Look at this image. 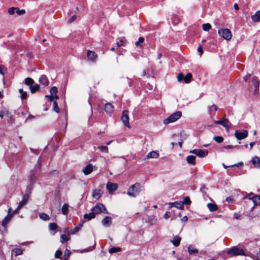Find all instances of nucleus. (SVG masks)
<instances>
[{
  "label": "nucleus",
  "instance_id": "1",
  "mask_svg": "<svg viewBox=\"0 0 260 260\" xmlns=\"http://www.w3.org/2000/svg\"><path fill=\"white\" fill-rule=\"evenodd\" d=\"M91 211V212L89 214H85L84 215V218L85 219L90 220L94 218L96 214H98L101 213L108 214V212L105 206L100 203L96 204V205L92 208Z\"/></svg>",
  "mask_w": 260,
  "mask_h": 260
},
{
  "label": "nucleus",
  "instance_id": "2",
  "mask_svg": "<svg viewBox=\"0 0 260 260\" xmlns=\"http://www.w3.org/2000/svg\"><path fill=\"white\" fill-rule=\"evenodd\" d=\"M41 156H40L37 161V164L36 165L35 167V170H32L30 172L29 176V181L31 183H34L36 182L37 177L40 175L41 172Z\"/></svg>",
  "mask_w": 260,
  "mask_h": 260
},
{
  "label": "nucleus",
  "instance_id": "3",
  "mask_svg": "<svg viewBox=\"0 0 260 260\" xmlns=\"http://www.w3.org/2000/svg\"><path fill=\"white\" fill-rule=\"evenodd\" d=\"M141 191V185L139 183H136L131 185L127 190V194L132 197H136Z\"/></svg>",
  "mask_w": 260,
  "mask_h": 260
},
{
  "label": "nucleus",
  "instance_id": "4",
  "mask_svg": "<svg viewBox=\"0 0 260 260\" xmlns=\"http://www.w3.org/2000/svg\"><path fill=\"white\" fill-rule=\"evenodd\" d=\"M181 116L182 113L180 111H176L170 115L167 118L165 119L163 123L165 125H168L170 123L174 122L179 119Z\"/></svg>",
  "mask_w": 260,
  "mask_h": 260
},
{
  "label": "nucleus",
  "instance_id": "5",
  "mask_svg": "<svg viewBox=\"0 0 260 260\" xmlns=\"http://www.w3.org/2000/svg\"><path fill=\"white\" fill-rule=\"evenodd\" d=\"M227 254L231 256H236L238 255H246L244 251L238 246H234L227 251Z\"/></svg>",
  "mask_w": 260,
  "mask_h": 260
},
{
  "label": "nucleus",
  "instance_id": "6",
  "mask_svg": "<svg viewBox=\"0 0 260 260\" xmlns=\"http://www.w3.org/2000/svg\"><path fill=\"white\" fill-rule=\"evenodd\" d=\"M218 35L227 41L231 39L232 35L230 29L228 28H220L218 30Z\"/></svg>",
  "mask_w": 260,
  "mask_h": 260
},
{
  "label": "nucleus",
  "instance_id": "7",
  "mask_svg": "<svg viewBox=\"0 0 260 260\" xmlns=\"http://www.w3.org/2000/svg\"><path fill=\"white\" fill-rule=\"evenodd\" d=\"M21 208H19V206L14 211L13 213H11V208H10L8 210V215L4 218V219L2 221V225L4 226H5L6 224L9 222V221L11 219L14 214H16L18 213L19 211L21 209Z\"/></svg>",
  "mask_w": 260,
  "mask_h": 260
},
{
  "label": "nucleus",
  "instance_id": "8",
  "mask_svg": "<svg viewBox=\"0 0 260 260\" xmlns=\"http://www.w3.org/2000/svg\"><path fill=\"white\" fill-rule=\"evenodd\" d=\"M122 123L125 126L128 128H130L131 126L129 123V117H128V111L127 110H124L122 112V116L121 118Z\"/></svg>",
  "mask_w": 260,
  "mask_h": 260
},
{
  "label": "nucleus",
  "instance_id": "9",
  "mask_svg": "<svg viewBox=\"0 0 260 260\" xmlns=\"http://www.w3.org/2000/svg\"><path fill=\"white\" fill-rule=\"evenodd\" d=\"M190 153H193L200 157H204L208 155V152L206 150L193 149L190 150Z\"/></svg>",
  "mask_w": 260,
  "mask_h": 260
},
{
  "label": "nucleus",
  "instance_id": "10",
  "mask_svg": "<svg viewBox=\"0 0 260 260\" xmlns=\"http://www.w3.org/2000/svg\"><path fill=\"white\" fill-rule=\"evenodd\" d=\"M235 136L238 140H242L247 137L248 132L246 130H244L243 132L236 131L235 132Z\"/></svg>",
  "mask_w": 260,
  "mask_h": 260
},
{
  "label": "nucleus",
  "instance_id": "11",
  "mask_svg": "<svg viewBox=\"0 0 260 260\" xmlns=\"http://www.w3.org/2000/svg\"><path fill=\"white\" fill-rule=\"evenodd\" d=\"M252 195H253V193H250L247 197H245L244 198H248L249 200H252L254 205L260 203V196H251Z\"/></svg>",
  "mask_w": 260,
  "mask_h": 260
},
{
  "label": "nucleus",
  "instance_id": "12",
  "mask_svg": "<svg viewBox=\"0 0 260 260\" xmlns=\"http://www.w3.org/2000/svg\"><path fill=\"white\" fill-rule=\"evenodd\" d=\"M107 189L108 190L110 194L115 191L117 188V185L116 183H113L111 182H108L106 186Z\"/></svg>",
  "mask_w": 260,
  "mask_h": 260
},
{
  "label": "nucleus",
  "instance_id": "13",
  "mask_svg": "<svg viewBox=\"0 0 260 260\" xmlns=\"http://www.w3.org/2000/svg\"><path fill=\"white\" fill-rule=\"evenodd\" d=\"M252 84L254 87V93L255 95H257L259 90V82L255 77L252 78Z\"/></svg>",
  "mask_w": 260,
  "mask_h": 260
},
{
  "label": "nucleus",
  "instance_id": "14",
  "mask_svg": "<svg viewBox=\"0 0 260 260\" xmlns=\"http://www.w3.org/2000/svg\"><path fill=\"white\" fill-rule=\"evenodd\" d=\"M114 107L110 103H107L105 105V111L110 116L113 111Z\"/></svg>",
  "mask_w": 260,
  "mask_h": 260
},
{
  "label": "nucleus",
  "instance_id": "15",
  "mask_svg": "<svg viewBox=\"0 0 260 260\" xmlns=\"http://www.w3.org/2000/svg\"><path fill=\"white\" fill-rule=\"evenodd\" d=\"M229 122V120L225 118H223L222 119H221L219 120L215 121V122H214V123L215 124H221L223 127H226L227 128H229V126L228 125Z\"/></svg>",
  "mask_w": 260,
  "mask_h": 260
},
{
  "label": "nucleus",
  "instance_id": "16",
  "mask_svg": "<svg viewBox=\"0 0 260 260\" xmlns=\"http://www.w3.org/2000/svg\"><path fill=\"white\" fill-rule=\"evenodd\" d=\"M102 224L106 227H109L112 224V218L109 216H105L102 220Z\"/></svg>",
  "mask_w": 260,
  "mask_h": 260
},
{
  "label": "nucleus",
  "instance_id": "17",
  "mask_svg": "<svg viewBox=\"0 0 260 260\" xmlns=\"http://www.w3.org/2000/svg\"><path fill=\"white\" fill-rule=\"evenodd\" d=\"M93 171V166L91 164H88L83 169V172L85 175L90 174Z\"/></svg>",
  "mask_w": 260,
  "mask_h": 260
},
{
  "label": "nucleus",
  "instance_id": "18",
  "mask_svg": "<svg viewBox=\"0 0 260 260\" xmlns=\"http://www.w3.org/2000/svg\"><path fill=\"white\" fill-rule=\"evenodd\" d=\"M187 249L188 252L190 255H197L198 254V250L192 245H189Z\"/></svg>",
  "mask_w": 260,
  "mask_h": 260
},
{
  "label": "nucleus",
  "instance_id": "19",
  "mask_svg": "<svg viewBox=\"0 0 260 260\" xmlns=\"http://www.w3.org/2000/svg\"><path fill=\"white\" fill-rule=\"evenodd\" d=\"M87 56L89 59L93 61L96 58L97 55L94 52L88 50L87 52Z\"/></svg>",
  "mask_w": 260,
  "mask_h": 260
},
{
  "label": "nucleus",
  "instance_id": "20",
  "mask_svg": "<svg viewBox=\"0 0 260 260\" xmlns=\"http://www.w3.org/2000/svg\"><path fill=\"white\" fill-rule=\"evenodd\" d=\"M159 154L157 151H152L147 154L146 155V159L149 158H156L158 157Z\"/></svg>",
  "mask_w": 260,
  "mask_h": 260
},
{
  "label": "nucleus",
  "instance_id": "21",
  "mask_svg": "<svg viewBox=\"0 0 260 260\" xmlns=\"http://www.w3.org/2000/svg\"><path fill=\"white\" fill-rule=\"evenodd\" d=\"M39 82L40 83L45 86L48 85L49 83V81L48 80L47 78L46 77V75H44L41 76V77L39 78Z\"/></svg>",
  "mask_w": 260,
  "mask_h": 260
},
{
  "label": "nucleus",
  "instance_id": "22",
  "mask_svg": "<svg viewBox=\"0 0 260 260\" xmlns=\"http://www.w3.org/2000/svg\"><path fill=\"white\" fill-rule=\"evenodd\" d=\"M181 238L179 236H175L173 238L172 240H171V242L172 243V244L175 246H178L180 244V241H181Z\"/></svg>",
  "mask_w": 260,
  "mask_h": 260
},
{
  "label": "nucleus",
  "instance_id": "23",
  "mask_svg": "<svg viewBox=\"0 0 260 260\" xmlns=\"http://www.w3.org/2000/svg\"><path fill=\"white\" fill-rule=\"evenodd\" d=\"M187 162L191 165H196V156L194 155H189L186 157Z\"/></svg>",
  "mask_w": 260,
  "mask_h": 260
},
{
  "label": "nucleus",
  "instance_id": "24",
  "mask_svg": "<svg viewBox=\"0 0 260 260\" xmlns=\"http://www.w3.org/2000/svg\"><path fill=\"white\" fill-rule=\"evenodd\" d=\"M22 252L23 251L21 249L18 248H15L12 250V255H14L15 256H17L19 255H21L22 254Z\"/></svg>",
  "mask_w": 260,
  "mask_h": 260
},
{
  "label": "nucleus",
  "instance_id": "25",
  "mask_svg": "<svg viewBox=\"0 0 260 260\" xmlns=\"http://www.w3.org/2000/svg\"><path fill=\"white\" fill-rule=\"evenodd\" d=\"M253 21L257 22L260 21V11L256 12L255 14L251 17Z\"/></svg>",
  "mask_w": 260,
  "mask_h": 260
},
{
  "label": "nucleus",
  "instance_id": "26",
  "mask_svg": "<svg viewBox=\"0 0 260 260\" xmlns=\"http://www.w3.org/2000/svg\"><path fill=\"white\" fill-rule=\"evenodd\" d=\"M40 85L38 84H35V85L32 84L31 86L29 87V88L30 90L31 93H34L37 91L39 90L40 89Z\"/></svg>",
  "mask_w": 260,
  "mask_h": 260
},
{
  "label": "nucleus",
  "instance_id": "27",
  "mask_svg": "<svg viewBox=\"0 0 260 260\" xmlns=\"http://www.w3.org/2000/svg\"><path fill=\"white\" fill-rule=\"evenodd\" d=\"M252 162L256 167L260 168V158L258 157H254L252 159Z\"/></svg>",
  "mask_w": 260,
  "mask_h": 260
},
{
  "label": "nucleus",
  "instance_id": "28",
  "mask_svg": "<svg viewBox=\"0 0 260 260\" xmlns=\"http://www.w3.org/2000/svg\"><path fill=\"white\" fill-rule=\"evenodd\" d=\"M207 207L211 212L215 211L218 209L217 206L214 203H208L207 204Z\"/></svg>",
  "mask_w": 260,
  "mask_h": 260
},
{
  "label": "nucleus",
  "instance_id": "29",
  "mask_svg": "<svg viewBox=\"0 0 260 260\" xmlns=\"http://www.w3.org/2000/svg\"><path fill=\"white\" fill-rule=\"evenodd\" d=\"M69 207V205L68 204H64L63 205L62 208H61V212L63 215H67L68 214Z\"/></svg>",
  "mask_w": 260,
  "mask_h": 260
},
{
  "label": "nucleus",
  "instance_id": "30",
  "mask_svg": "<svg viewBox=\"0 0 260 260\" xmlns=\"http://www.w3.org/2000/svg\"><path fill=\"white\" fill-rule=\"evenodd\" d=\"M28 196L25 195L23 197L22 200L19 203L18 206L19 208H22L25 204H26L28 200Z\"/></svg>",
  "mask_w": 260,
  "mask_h": 260
},
{
  "label": "nucleus",
  "instance_id": "31",
  "mask_svg": "<svg viewBox=\"0 0 260 260\" xmlns=\"http://www.w3.org/2000/svg\"><path fill=\"white\" fill-rule=\"evenodd\" d=\"M169 204L171 207L174 206L179 209H183L184 208L183 204L179 203L178 202L170 203Z\"/></svg>",
  "mask_w": 260,
  "mask_h": 260
},
{
  "label": "nucleus",
  "instance_id": "32",
  "mask_svg": "<svg viewBox=\"0 0 260 260\" xmlns=\"http://www.w3.org/2000/svg\"><path fill=\"white\" fill-rule=\"evenodd\" d=\"M84 223V221L83 220H82L79 223V224L76 226L73 230V232H72V234H76L77 232H78L80 230V229L81 228V227L83 226V224Z\"/></svg>",
  "mask_w": 260,
  "mask_h": 260
},
{
  "label": "nucleus",
  "instance_id": "33",
  "mask_svg": "<svg viewBox=\"0 0 260 260\" xmlns=\"http://www.w3.org/2000/svg\"><path fill=\"white\" fill-rule=\"evenodd\" d=\"M101 195V190L100 189H95L92 193V197L95 199H99Z\"/></svg>",
  "mask_w": 260,
  "mask_h": 260
},
{
  "label": "nucleus",
  "instance_id": "34",
  "mask_svg": "<svg viewBox=\"0 0 260 260\" xmlns=\"http://www.w3.org/2000/svg\"><path fill=\"white\" fill-rule=\"evenodd\" d=\"M34 83V80L29 77H27L25 79V84L29 87Z\"/></svg>",
  "mask_w": 260,
  "mask_h": 260
},
{
  "label": "nucleus",
  "instance_id": "35",
  "mask_svg": "<svg viewBox=\"0 0 260 260\" xmlns=\"http://www.w3.org/2000/svg\"><path fill=\"white\" fill-rule=\"evenodd\" d=\"M144 41V38L143 37H139L138 40L135 42V44L136 46H140L141 47L142 46L141 44L143 43Z\"/></svg>",
  "mask_w": 260,
  "mask_h": 260
},
{
  "label": "nucleus",
  "instance_id": "36",
  "mask_svg": "<svg viewBox=\"0 0 260 260\" xmlns=\"http://www.w3.org/2000/svg\"><path fill=\"white\" fill-rule=\"evenodd\" d=\"M39 216H40V218H41L42 219H43L44 220H46V221L50 219L49 216L47 214L44 213H40Z\"/></svg>",
  "mask_w": 260,
  "mask_h": 260
},
{
  "label": "nucleus",
  "instance_id": "37",
  "mask_svg": "<svg viewBox=\"0 0 260 260\" xmlns=\"http://www.w3.org/2000/svg\"><path fill=\"white\" fill-rule=\"evenodd\" d=\"M19 92L21 94V98L22 100L25 99L27 98L26 92L23 91L22 89H19Z\"/></svg>",
  "mask_w": 260,
  "mask_h": 260
},
{
  "label": "nucleus",
  "instance_id": "38",
  "mask_svg": "<svg viewBox=\"0 0 260 260\" xmlns=\"http://www.w3.org/2000/svg\"><path fill=\"white\" fill-rule=\"evenodd\" d=\"M192 78V75L191 73H188L186 76L184 78V80L185 83H188L190 81V79Z\"/></svg>",
  "mask_w": 260,
  "mask_h": 260
},
{
  "label": "nucleus",
  "instance_id": "39",
  "mask_svg": "<svg viewBox=\"0 0 260 260\" xmlns=\"http://www.w3.org/2000/svg\"><path fill=\"white\" fill-rule=\"evenodd\" d=\"M202 28L204 31H208L211 28V25L209 23H205L203 24Z\"/></svg>",
  "mask_w": 260,
  "mask_h": 260
},
{
  "label": "nucleus",
  "instance_id": "40",
  "mask_svg": "<svg viewBox=\"0 0 260 260\" xmlns=\"http://www.w3.org/2000/svg\"><path fill=\"white\" fill-rule=\"evenodd\" d=\"M120 251L121 249L119 247H112L109 249V252L110 253H113Z\"/></svg>",
  "mask_w": 260,
  "mask_h": 260
},
{
  "label": "nucleus",
  "instance_id": "41",
  "mask_svg": "<svg viewBox=\"0 0 260 260\" xmlns=\"http://www.w3.org/2000/svg\"><path fill=\"white\" fill-rule=\"evenodd\" d=\"M213 140L217 143H220L223 141V138L221 136H215L213 138Z\"/></svg>",
  "mask_w": 260,
  "mask_h": 260
},
{
  "label": "nucleus",
  "instance_id": "42",
  "mask_svg": "<svg viewBox=\"0 0 260 260\" xmlns=\"http://www.w3.org/2000/svg\"><path fill=\"white\" fill-rule=\"evenodd\" d=\"M49 228L50 230L54 231L57 229V225L54 222L50 223L49 225Z\"/></svg>",
  "mask_w": 260,
  "mask_h": 260
},
{
  "label": "nucleus",
  "instance_id": "43",
  "mask_svg": "<svg viewBox=\"0 0 260 260\" xmlns=\"http://www.w3.org/2000/svg\"><path fill=\"white\" fill-rule=\"evenodd\" d=\"M60 242L63 243L69 240L70 238L66 236L65 234L62 235L60 237Z\"/></svg>",
  "mask_w": 260,
  "mask_h": 260
},
{
  "label": "nucleus",
  "instance_id": "44",
  "mask_svg": "<svg viewBox=\"0 0 260 260\" xmlns=\"http://www.w3.org/2000/svg\"><path fill=\"white\" fill-rule=\"evenodd\" d=\"M99 149L103 152L108 153V148L105 146H99Z\"/></svg>",
  "mask_w": 260,
  "mask_h": 260
},
{
  "label": "nucleus",
  "instance_id": "45",
  "mask_svg": "<svg viewBox=\"0 0 260 260\" xmlns=\"http://www.w3.org/2000/svg\"><path fill=\"white\" fill-rule=\"evenodd\" d=\"M53 110L57 113L59 112V108L58 106L57 103L56 101H54L53 102Z\"/></svg>",
  "mask_w": 260,
  "mask_h": 260
},
{
  "label": "nucleus",
  "instance_id": "46",
  "mask_svg": "<svg viewBox=\"0 0 260 260\" xmlns=\"http://www.w3.org/2000/svg\"><path fill=\"white\" fill-rule=\"evenodd\" d=\"M16 8L15 7H11L8 9V13L10 15H13L16 11Z\"/></svg>",
  "mask_w": 260,
  "mask_h": 260
},
{
  "label": "nucleus",
  "instance_id": "47",
  "mask_svg": "<svg viewBox=\"0 0 260 260\" xmlns=\"http://www.w3.org/2000/svg\"><path fill=\"white\" fill-rule=\"evenodd\" d=\"M16 13L18 15H23L25 14V11L24 10H19L18 8H17Z\"/></svg>",
  "mask_w": 260,
  "mask_h": 260
},
{
  "label": "nucleus",
  "instance_id": "48",
  "mask_svg": "<svg viewBox=\"0 0 260 260\" xmlns=\"http://www.w3.org/2000/svg\"><path fill=\"white\" fill-rule=\"evenodd\" d=\"M62 251L58 250L56 251L55 253V257L57 258H61V255H62Z\"/></svg>",
  "mask_w": 260,
  "mask_h": 260
},
{
  "label": "nucleus",
  "instance_id": "49",
  "mask_svg": "<svg viewBox=\"0 0 260 260\" xmlns=\"http://www.w3.org/2000/svg\"><path fill=\"white\" fill-rule=\"evenodd\" d=\"M50 93L52 95L56 94L57 92V89L55 86L52 87L50 90Z\"/></svg>",
  "mask_w": 260,
  "mask_h": 260
},
{
  "label": "nucleus",
  "instance_id": "50",
  "mask_svg": "<svg viewBox=\"0 0 260 260\" xmlns=\"http://www.w3.org/2000/svg\"><path fill=\"white\" fill-rule=\"evenodd\" d=\"M71 254V251L67 249L64 252V256H65V258H66L67 259L70 257Z\"/></svg>",
  "mask_w": 260,
  "mask_h": 260
},
{
  "label": "nucleus",
  "instance_id": "51",
  "mask_svg": "<svg viewBox=\"0 0 260 260\" xmlns=\"http://www.w3.org/2000/svg\"><path fill=\"white\" fill-rule=\"evenodd\" d=\"M156 220V219L153 217H150L148 218V222L151 225L154 224Z\"/></svg>",
  "mask_w": 260,
  "mask_h": 260
},
{
  "label": "nucleus",
  "instance_id": "52",
  "mask_svg": "<svg viewBox=\"0 0 260 260\" xmlns=\"http://www.w3.org/2000/svg\"><path fill=\"white\" fill-rule=\"evenodd\" d=\"M184 77L182 73H179L177 76V80L178 82H181L183 80Z\"/></svg>",
  "mask_w": 260,
  "mask_h": 260
},
{
  "label": "nucleus",
  "instance_id": "53",
  "mask_svg": "<svg viewBox=\"0 0 260 260\" xmlns=\"http://www.w3.org/2000/svg\"><path fill=\"white\" fill-rule=\"evenodd\" d=\"M77 18L76 15H74L72 16L68 21V23H71L74 22Z\"/></svg>",
  "mask_w": 260,
  "mask_h": 260
},
{
  "label": "nucleus",
  "instance_id": "54",
  "mask_svg": "<svg viewBox=\"0 0 260 260\" xmlns=\"http://www.w3.org/2000/svg\"><path fill=\"white\" fill-rule=\"evenodd\" d=\"M239 146L237 145V146H233V145H226V146H224L223 147V148H225V149H233L234 148H238Z\"/></svg>",
  "mask_w": 260,
  "mask_h": 260
},
{
  "label": "nucleus",
  "instance_id": "55",
  "mask_svg": "<svg viewBox=\"0 0 260 260\" xmlns=\"http://www.w3.org/2000/svg\"><path fill=\"white\" fill-rule=\"evenodd\" d=\"M5 68L3 65H0V74H1L3 76L5 75Z\"/></svg>",
  "mask_w": 260,
  "mask_h": 260
},
{
  "label": "nucleus",
  "instance_id": "56",
  "mask_svg": "<svg viewBox=\"0 0 260 260\" xmlns=\"http://www.w3.org/2000/svg\"><path fill=\"white\" fill-rule=\"evenodd\" d=\"M198 51L202 55L203 53V50L202 46L201 45H199L198 48Z\"/></svg>",
  "mask_w": 260,
  "mask_h": 260
},
{
  "label": "nucleus",
  "instance_id": "57",
  "mask_svg": "<svg viewBox=\"0 0 260 260\" xmlns=\"http://www.w3.org/2000/svg\"><path fill=\"white\" fill-rule=\"evenodd\" d=\"M208 112L209 114L210 115V116L212 117V115H214V113H213V110L212 107L211 106L208 107Z\"/></svg>",
  "mask_w": 260,
  "mask_h": 260
},
{
  "label": "nucleus",
  "instance_id": "58",
  "mask_svg": "<svg viewBox=\"0 0 260 260\" xmlns=\"http://www.w3.org/2000/svg\"><path fill=\"white\" fill-rule=\"evenodd\" d=\"M46 98H48L50 101H53L54 98L52 94L46 95Z\"/></svg>",
  "mask_w": 260,
  "mask_h": 260
},
{
  "label": "nucleus",
  "instance_id": "59",
  "mask_svg": "<svg viewBox=\"0 0 260 260\" xmlns=\"http://www.w3.org/2000/svg\"><path fill=\"white\" fill-rule=\"evenodd\" d=\"M170 213L169 212H167L164 215V218L165 219H168L170 217Z\"/></svg>",
  "mask_w": 260,
  "mask_h": 260
},
{
  "label": "nucleus",
  "instance_id": "60",
  "mask_svg": "<svg viewBox=\"0 0 260 260\" xmlns=\"http://www.w3.org/2000/svg\"><path fill=\"white\" fill-rule=\"evenodd\" d=\"M185 202L186 204H189L191 203V201H190L188 197H186L185 198Z\"/></svg>",
  "mask_w": 260,
  "mask_h": 260
},
{
  "label": "nucleus",
  "instance_id": "61",
  "mask_svg": "<svg viewBox=\"0 0 260 260\" xmlns=\"http://www.w3.org/2000/svg\"><path fill=\"white\" fill-rule=\"evenodd\" d=\"M226 201L228 202H232L233 201V198L232 197H227L226 199Z\"/></svg>",
  "mask_w": 260,
  "mask_h": 260
},
{
  "label": "nucleus",
  "instance_id": "62",
  "mask_svg": "<svg viewBox=\"0 0 260 260\" xmlns=\"http://www.w3.org/2000/svg\"><path fill=\"white\" fill-rule=\"evenodd\" d=\"M242 165H243V162H239L238 164H235V165H232V166H230V167H239V166H241Z\"/></svg>",
  "mask_w": 260,
  "mask_h": 260
},
{
  "label": "nucleus",
  "instance_id": "63",
  "mask_svg": "<svg viewBox=\"0 0 260 260\" xmlns=\"http://www.w3.org/2000/svg\"><path fill=\"white\" fill-rule=\"evenodd\" d=\"M211 107H212V108H213L214 111H216L218 110V108H217V106L214 104L212 105Z\"/></svg>",
  "mask_w": 260,
  "mask_h": 260
},
{
  "label": "nucleus",
  "instance_id": "64",
  "mask_svg": "<svg viewBox=\"0 0 260 260\" xmlns=\"http://www.w3.org/2000/svg\"><path fill=\"white\" fill-rule=\"evenodd\" d=\"M255 144V142H251V143L249 144V145H250V149H252L253 146Z\"/></svg>",
  "mask_w": 260,
  "mask_h": 260
}]
</instances>
